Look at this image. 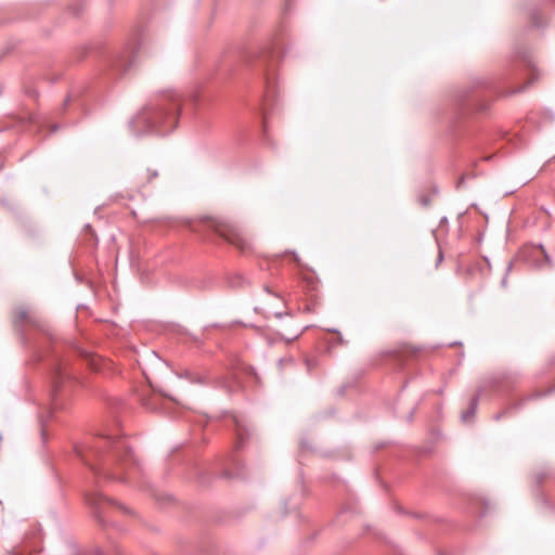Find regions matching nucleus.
<instances>
[{"label":"nucleus","instance_id":"15","mask_svg":"<svg viewBox=\"0 0 555 555\" xmlns=\"http://www.w3.org/2000/svg\"><path fill=\"white\" fill-rule=\"evenodd\" d=\"M464 179H465V177H464V176L460 179V181H459V183H457V188H460V185L464 183Z\"/></svg>","mask_w":555,"mask_h":555},{"label":"nucleus","instance_id":"18","mask_svg":"<svg viewBox=\"0 0 555 555\" xmlns=\"http://www.w3.org/2000/svg\"><path fill=\"white\" fill-rule=\"evenodd\" d=\"M540 249L542 253H545V249L543 248V246H540Z\"/></svg>","mask_w":555,"mask_h":555},{"label":"nucleus","instance_id":"9","mask_svg":"<svg viewBox=\"0 0 555 555\" xmlns=\"http://www.w3.org/2000/svg\"><path fill=\"white\" fill-rule=\"evenodd\" d=\"M234 423H235V427H236V437H237L236 448H241L243 446L244 435L247 434V428H246L245 424L237 417H234Z\"/></svg>","mask_w":555,"mask_h":555},{"label":"nucleus","instance_id":"20","mask_svg":"<svg viewBox=\"0 0 555 555\" xmlns=\"http://www.w3.org/2000/svg\"><path fill=\"white\" fill-rule=\"evenodd\" d=\"M307 365H308V367L310 369V365H311V364H310V360H307Z\"/></svg>","mask_w":555,"mask_h":555},{"label":"nucleus","instance_id":"7","mask_svg":"<svg viewBox=\"0 0 555 555\" xmlns=\"http://www.w3.org/2000/svg\"><path fill=\"white\" fill-rule=\"evenodd\" d=\"M83 358L90 370L98 373H104L111 369L112 362L108 359L98 354L92 350H86Z\"/></svg>","mask_w":555,"mask_h":555},{"label":"nucleus","instance_id":"14","mask_svg":"<svg viewBox=\"0 0 555 555\" xmlns=\"http://www.w3.org/2000/svg\"><path fill=\"white\" fill-rule=\"evenodd\" d=\"M448 347H450V348L462 347V343L455 341V343L450 344Z\"/></svg>","mask_w":555,"mask_h":555},{"label":"nucleus","instance_id":"2","mask_svg":"<svg viewBox=\"0 0 555 555\" xmlns=\"http://www.w3.org/2000/svg\"><path fill=\"white\" fill-rule=\"evenodd\" d=\"M12 325L24 343H29L33 337H44L55 341L57 332L51 321L38 309L27 305H18L11 312Z\"/></svg>","mask_w":555,"mask_h":555},{"label":"nucleus","instance_id":"11","mask_svg":"<svg viewBox=\"0 0 555 555\" xmlns=\"http://www.w3.org/2000/svg\"><path fill=\"white\" fill-rule=\"evenodd\" d=\"M478 398H479V395H477L473 400H472V403H470V408L469 410L464 413L462 415L463 420L464 421H467L468 417L473 416L475 414V411H476V408H477V403H478Z\"/></svg>","mask_w":555,"mask_h":555},{"label":"nucleus","instance_id":"6","mask_svg":"<svg viewBox=\"0 0 555 555\" xmlns=\"http://www.w3.org/2000/svg\"><path fill=\"white\" fill-rule=\"evenodd\" d=\"M87 502L92 508L94 517L102 526L107 524L106 517H111L116 513L126 514L129 512L124 505L116 503L100 492L88 494Z\"/></svg>","mask_w":555,"mask_h":555},{"label":"nucleus","instance_id":"1","mask_svg":"<svg viewBox=\"0 0 555 555\" xmlns=\"http://www.w3.org/2000/svg\"><path fill=\"white\" fill-rule=\"evenodd\" d=\"M181 109L179 94L167 91L149 102L130 121L137 135L144 133L167 134L176 129Z\"/></svg>","mask_w":555,"mask_h":555},{"label":"nucleus","instance_id":"12","mask_svg":"<svg viewBox=\"0 0 555 555\" xmlns=\"http://www.w3.org/2000/svg\"><path fill=\"white\" fill-rule=\"evenodd\" d=\"M525 63H526V68H527V70H528V72H531V73H532V75H533L534 77H537V75H538V74H537V69H535L534 65L532 64V62H531L530 60H526V61H525Z\"/></svg>","mask_w":555,"mask_h":555},{"label":"nucleus","instance_id":"4","mask_svg":"<svg viewBox=\"0 0 555 555\" xmlns=\"http://www.w3.org/2000/svg\"><path fill=\"white\" fill-rule=\"evenodd\" d=\"M102 444H109L112 447V451L114 453V456L118 457L120 461L125 463V465H129V463H134V460L132 457V454L130 450L128 449V446L124 440L120 439H113L112 437H104L101 439L96 446L88 448V450H83L81 448H76L77 455L87 464L90 466L92 470L98 473V468L95 465L91 462V456H99L100 455V449L102 448Z\"/></svg>","mask_w":555,"mask_h":555},{"label":"nucleus","instance_id":"16","mask_svg":"<svg viewBox=\"0 0 555 555\" xmlns=\"http://www.w3.org/2000/svg\"><path fill=\"white\" fill-rule=\"evenodd\" d=\"M56 129H57V127H56V126H53V128H52V130H51V131H52V132H54V131H56Z\"/></svg>","mask_w":555,"mask_h":555},{"label":"nucleus","instance_id":"19","mask_svg":"<svg viewBox=\"0 0 555 555\" xmlns=\"http://www.w3.org/2000/svg\"><path fill=\"white\" fill-rule=\"evenodd\" d=\"M540 249L542 253H545V249L543 248V246H540Z\"/></svg>","mask_w":555,"mask_h":555},{"label":"nucleus","instance_id":"8","mask_svg":"<svg viewBox=\"0 0 555 555\" xmlns=\"http://www.w3.org/2000/svg\"><path fill=\"white\" fill-rule=\"evenodd\" d=\"M269 57L268 53H263L261 56V60L263 63H267V60ZM263 75H264V82H266V89H267V96H271L274 93V81L273 77L271 76V73L267 66V64H263Z\"/></svg>","mask_w":555,"mask_h":555},{"label":"nucleus","instance_id":"5","mask_svg":"<svg viewBox=\"0 0 555 555\" xmlns=\"http://www.w3.org/2000/svg\"><path fill=\"white\" fill-rule=\"evenodd\" d=\"M52 396L54 398L72 395L79 383L76 379L73 369L67 361L56 359L52 364Z\"/></svg>","mask_w":555,"mask_h":555},{"label":"nucleus","instance_id":"10","mask_svg":"<svg viewBox=\"0 0 555 555\" xmlns=\"http://www.w3.org/2000/svg\"><path fill=\"white\" fill-rule=\"evenodd\" d=\"M126 59L127 57L125 55L118 56L114 61V66L120 69L121 72H126L127 68L130 66V62Z\"/></svg>","mask_w":555,"mask_h":555},{"label":"nucleus","instance_id":"3","mask_svg":"<svg viewBox=\"0 0 555 555\" xmlns=\"http://www.w3.org/2000/svg\"><path fill=\"white\" fill-rule=\"evenodd\" d=\"M190 230L196 233L211 231L224 238L228 243L237 247L242 253L250 249L248 241L244 237L241 231L232 223L216 218H204L197 223L190 224Z\"/></svg>","mask_w":555,"mask_h":555},{"label":"nucleus","instance_id":"17","mask_svg":"<svg viewBox=\"0 0 555 555\" xmlns=\"http://www.w3.org/2000/svg\"><path fill=\"white\" fill-rule=\"evenodd\" d=\"M540 249L542 253H545V249L543 248V246H540Z\"/></svg>","mask_w":555,"mask_h":555},{"label":"nucleus","instance_id":"13","mask_svg":"<svg viewBox=\"0 0 555 555\" xmlns=\"http://www.w3.org/2000/svg\"><path fill=\"white\" fill-rule=\"evenodd\" d=\"M149 172V181L156 178L158 176V172L156 170L147 169Z\"/></svg>","mask_w":555,"mask_h":555}]
</instances>
